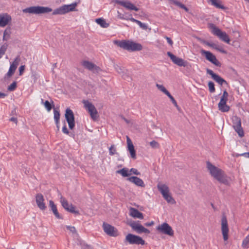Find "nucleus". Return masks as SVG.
<instances>
[{"instance_id": "obj_39", "label": "nucleus", "mask_w": 249, "mask_h": 249, "mask_svg": "<svg viewBox=\"0 0 249 249\" xmlns=\"http://www.w3.org/2000/svg\"><path fill=\"white\" fill-rule=\"evenodd\" d=\"M208 86L209 87V91L211 93H213L215 92V87H214V84L213 82L209 81L208 82Z\"/></svg>"}, {"instance_id": "obj_51", "label": "nucleus", "mask_w": 249, "mask_h": 249, "mask_svg": "<svg viewBox=\"0 0 249 249\" xmlns=\"http://www.w3.org/2000/svg\"><path fill=\"white\" fill-rule=\"evenodd\" d=\"M25 70V66L24 65H22V66H21L19 68V75H21L23 72Z\"/></svg>"}, {"instance_id": "obj_41", "label": "nucleus", "mask_w": 249, "mask_h": 249, "mask_svg": "<svg viewBox=\"0 0 249 249\" xmlns=\"http://www.w3.org/2000/svg\"><path fill=\"white\" fill-rule=\"evenodd\" d=\"M17 87V82L14 81L8 87V90L10 91L15 90Z\"/></svg>"}, {"instance_id": "obj_16", "label": "nucleus", "mask_w": 249, "mask_h": 249, "mask_svg": "<svg viewBox=\"0 0 249 249\" xmlns=\"http://www.w3.org/2000/svg\"><path fill=\"white\" fill-rule=\"evenodd\" d=\"M206 71L208 74L211 75L212 78L215 81H216L218 84H219L221 86H222L224 84H228L227 82L225 80H224L223 78L220 77L219 75L214 73L212 70L209 69H207Z\"/></svg>"}, {"instance_id": "obj_45", "label": "nucleus", "mask_w": 249, "mask_h": 249, "mask_svg": "<svg viewBox=\"0 0 249 249\" xmlns=\"http://www.w3.org/2000/svg\"><path fill=\"white\" fill-rule=\"evenodd\" d=\"M166 95L171 99L172 103L176 107H178V105H177V103L176 101L175 100L174 98L173 97V96L170 93V92H169Z\"/></svg>"}, {"instance_id": "obj_9", "label": "nucleus", "mask_w": 249, "mask_h": 249, "mask_svg": "<svg viewBox=\"0 0 249 249\" xmlns=\"http://www.w3.org/2000/svg\"><path fill=\"white\" fill-rule=\"evenodd\" d=\"M233 127L235 131L237 133L240 137H243L244 136V132L241 126V119L237 116L232 118Z\"/></svg>"}, {"instance_id": "obj_50", "label": "nucleus", "mask_w": 249, "mask_h": 249, "mask_svg": "<svg viewBox=\"0 0 249 249\" xmlns=\"http://www.w3.org/2000/svg\"><path fill=\"white\" fill-rule=\"evenodd\" d=\"M62 131L64 133H65L66 134H69V131L67 128L65 123L64 124V125L63 126V127L62 128Z\"/></svg>"}, {"instance_id": "obj_46", "label": "nucleus", "mask_w": 249, "mask_h": 249, "mask_svg": "<svg viewBox=\"0 0 249 249\" xmlns=\"http://www.w3.org/2000/svg\"><path fill=\"white\" fill-rule=\"evenodd\" d=\"M137 24H138L139 26L144 30H146L147 29V25L143 23H142L141 21L138 20Z\"/></svg>"}, {"instance_id": "obj_47", "label": "nucleus", "mask_w": 249, "mask_h": 249, "mask_svg": "<svg viewBox=\"0 0 249 249\" xmlns=\"http://www.w3.org/2000/svg\"><path fill=\"white\" fill-rule=\"evenodd\" d=\"M53 213L54 215L57 219H63V217L60 215V214L57 211V209L53 211Z\"/></svg>"}, {"instance_id": "obj_28", "label": "nucleus", "mask_w": 249, "mask_h": 249, "mask_svg": "<svg viewBox=\"0 0 249 249\" xmlns=\"http://www.w3.org/2000/svg\"><path fill=\"white\" fill-rule=\"evenodd\" d=\"M211 4L215 7L223 10L226 9V7L222 4V1L220 0H209Z\"/></svg>"}, {"instance_id": "obj_17", "label": "nucleus", "mask_w": 249, "mask_h": 249, "mask_svg": "<svg viewBox=\"0 0 249 249\" xmlns=\"http://www.w3.org/2000/svg\"><path fill=\"white\" fill-rule=\"evenodd\" d=\"M130 227L132 229L136 231L138 233H150L149 230L145 228L142 225L138 223L133 222L130 224Z\"/></svg>"}, {"instance_id": "obj_34", "label": "nucleus", "mask_w": 249, "mask_h": 249, "mask_svg": "<svg viewBox=\"0 0 249 249\" xmlns=\"http://www.w3.org/2000/svg\"><path fill=\"white\" fill-rule=\"evenodd\" d=\"M60 202L63 207L67 211H68L70 207V204H69L68 201L62 196L60 198Z\"/></svg>"}, {"instance_id": "obj_12", "label": "nucleus", "mask_w": 249, "mask_h": 249, "mask_svg": "<svg viewBox=\"0 0 249 249\" xmlns=\"http://www.w3.org/2000/svg\"><path fill=\"white\" fill-rule=\"evenodd\" d=\"M66 120L70 129H73L75 126L74 116L73 111L67 108L65 114Z\"/></svg>"}, {"instance_id": "obj_32", "label": "nucleus", "mask_w": 249, "mask_h": 249, "mask_svg": "<svg viewBox=\"0 0 249 249\" xmlns=\"http://www.w3.org/2000/svg\"><path fill=\"white\" fill-rule=\"evenodd\" d=\"M211 47L219 52H220L221 53H226L227 52L226 50H225L222 47L220 46L219 45L215 44L214 43H212Z\"/></svg>"}, {"instance_id": "obj_38", "label": "nucleus", "mask_w": 249, "mask_h": 249, "mask_svg": "<svg viewBox=\"0 0 249 249\" xmlns=\"http://www.w3.org/2000/svg\"><path fill=\"white\" fill-rule=\"evenodd\" d=\"M173 2H174V3L176 5H177V6L179 7L180 8L185 10L187 12L188 11V8L186 7L185 5H184L182 3H181V2H180L178 1H177V0H174Z\"/></svg>"}, {"instance_id": "obj_5", "label": "nucleus", "mask_w": 249, "mask_h": 249, "mask_svg": "<svg viewBox=\"0 0 249 249\" xmlns=\"http://www.w3.org/2000/svg\"><path fill=\"white\" fill-rule=\"evenodd\" d=\"M157 188L167 202L172 204L175 203V200L169 194V190L167 185L164 184L159 183L157 185Z\"/></svg>"}, {"instance_id": "obj_8", "label": "nucleus", "mask_w": 249, "mask_h": 249, "mask_svg": "<svg viewBox=\"0 0 249 249\" xmlns=\"http://www.w3.org/2000/svg\"><path fill=\"white\" fill-rule=\"evenodd\" d=\"M77 5L76 3H73L69 5H64L56 9H55L53 13V15H63L70 11H73L74 10L76 6Z\"/></svg>"}, {"instance_id": "obj_14", "label": "nucleus", "mask_w": 249, "mask_h": 249, "mask_svg": "<svg viewBox=\"0 0 249 249\" xmlns=\"http://www.w3.org/2000/svg\"><path fill=\"white\" fill-rule=\"evenodd\" d=\"M103 228L104 232L110 236L116 237L118 235V230L109 224L104 222Z\"/></svg>"}, {"instance_id": "obj_3", "label": "nucleus", "mask_w": 249, "mask_h": 249, "mask_svg": "<svg viewBox=\"0 0 249 249\" xmlns=\"http://www.w3.org/2000/svg\"><path fill=\"white\" fill-rule=\"evenodd\" d=\"M52 9L50 7L40 6H35L27 7L23 9V12L24 13L39 15L48 13L52 12Z\"/></svg>"}, {"instance_id": "obj_56", "label": "nucleus", "mask_w": 249, "mask_h": 249, "mask_svg": "<svg viewBox=\"0 0 249 249\" xmlns=\"http://www.w3.org/2000/svg\"><path fill=\"white\" fill-rule=\"evenodd\" d=\"M154 221H152L150 222L145 223L144 224V225H145V226L148 227V226H151L153 225L154 224Z\"/></svg>"}, {"instance_id": "obj_63", "label": "nucleus", "mask_w": 249, "mask_h": 249, "mask_svg": "<svg viewBox=\"0 0 249 249\" xmlns=\"http://www.w3.org/2000/svg\"><path fill=\"white\" fill-rule=\"evenodd\" d=\"M2 55L0 54V58H1L2 57Z\"/></svg>"}, {"instance_id": "obj_43", "label": "nucleus", "mask_w": 249, "mask_h": 249, "mask_svg": "<svg viewBox=\"0 0 249 249\" xmlns=\"http://www.w3.org/2000/svg\"><path fill=\"white\" fill-rule=\"evenodd\" d=\"M150 145L153 148H159L160 147L159 143L155 141H152L150 142Z\"/></svg>"}, {"instance_id": "obj_48", "label": "nucleus", "mask_w": 249, "mask_h": 249, "mask_svg": "<svg viewBox=\"0 0 249 249\" xmlns=\"http://www.w3.org/2000/svg\"><path fill=\"white\" fill-rule=\"evenodd\" d=\"M67 229L69 230H70L71 232L72 233H76V230L74 227L73 226H67L66 227Z\"/></svg>"}, {"instance_id": "obj_26", "label": "nucleus", "mask_w": 249, "mask_h": 249, "mask_svg": "<svg viewBox=\"0 0 249 249\" xmlns=\"http://www.w3.org/2000/svg\"><path fill=\"white\" fill-rule=\"evenodd\" d=\"M130 215L134 218H138L141 219H142L143 218L142 213L139 211L137 209L134 208H130Z\"/></svg>"}, {"instance_id": "obj_21", "label": "nucleus", "mask_w": 249, "mask_h": 249, "mask_svg": "<svg viewBox=\"0 0 249 249\" xmlns=\"http://www.w3.org/2000/svg\"><path fill=\"white\" fill-rule=\"evenodd\" d=\"M44 201V196L42 194L40 193L36 194V201L37 207L41 210H45L46 209V206Z\"/></svg>"}, {"instance_id": "obj_30", "label": "nucleus", "mask_w": 249, "mask_h": 249, "mask_svg": "<svg viewBox=\"0 0 249 249\" xmlns=\"http://www.w3.org/2000/svg\"><path fill=\"white\" fill-rule=\"evenodd\" d=\"M117 173L120 174L124 177H129L131 173H129L128 169L126 168H124L120 170L116 171Z\"/></svg>"}, {"instance_id": "obj_58", "label": "nucleus", "mask_w": 249, "mask_h": 249, "mask_svg": "<svg viewBox=\"0 0 249 249\" xmlns=\"http://www.w3.org/2000/svg\"><path fill=\"white\" fill-rule=\"evenodd\" d=\"M6 95L4 93L0 92V98H4Z\"/></svg>"}, {"instance_id": "obj_59", "label": "nucleus", "mask_w": 249, "mask_h": 249, "mask_svg": "<svg viewBox=\"0 0 249 249\" xmlns=\"http://www.w3.org/2000/svg\"><path fill=\"white\" fill-rule=\"evenodd\" d=\"M130 20L133 21V22H135L136 23H137V22L138 21V20H137V19H135V18H131Z\"/></svg>"}, {"instance_id": "obj_1", "label": "nucleus", "mask_w": 249, "mask_h": 249, "mask_svg": "<svg viewBox=\"0 0 249 249\" xmlns=\"http://www.w3.org/2000/svg\"><path fill=\"white\" fill-rule=\"evenodd\" d=\"M206 164L208 170L213 178L225 185H230L229 178L224 171L213 165L209 161H207Z\"/></svg>"}, {"instance_id": "obj_62", "label": "nucleus", "mask_w": 249, "mask_h": 249, "mask_svg": "<svg viewBox=\"0 0 249 249\" xmlns=\"http://www.w3.org/2000/svg\"><path fill=\"white\" fill-rule=\"evenodd\" d=\"M2 55L0 54V58H1L2 57Z\"/></svg>"}, {"instance_id": "obj_7", "label": "nucleus", "mask_w": 249, "mask_h": 249, "mask_svg": "<svg viewBox=\"0 0 249 249\" xmlns=\"http://www.w3.org/2000/svg\"><path fill=\"white\" fill-rule=\"evenodd\" d=\"M124 242L128 243L129 244L142 245L145 244V241L142 238L139 236L128 233L125 237Z\"/></svg>"}, {"instance_id": "obj_42", "label": "nucleus", "mask_w": 249, "mask_h": 249, "mask_svg": "<svg viewBox=\"0 0 249 249\" xmlns=\"http://www.w3.org/2000/svg\"><path fill=\"white\" fill-rule=\"evenodd\" d=\"M109 153L110 155H114L117 154L116 150L114 145H112L109 148Z\"/></svg>"}, {"instance_id": "obj_53", "label": "nucleus", "mask_w": 249, "mask_h": 249, "mask_svg": "<svg viewBox=\"0 0 249 249\" xmlns=\"http://www.w3.org/2000/svg\"><path fill=\"white\" fill-rule=\"evenodd\" d=\"M240 156H244L246 158H249V152H246L243 153L242 154H241L239 155Z\"/></svg>"}, {"instance_id": "obj_23", "label": "nucleus", "mask_w": 249, "mask_h": 249, "mask_svg": "<svg viewBox=\"0 0 249 249\" xmlns=\"http://www.w3.org/2000/svg\"><path fill=\"white\" fill-rule=\"evenodd\" d=\"M127 148L129 151L131 157L133 159H136V151L134 149V146L131 142V140L128 137H127Z\"/></svg>"}, {"instance_id": "obj_57", "label": "nucleus", "mask_w": 249, "mask_h": 249, "mask_svg": "<svg viewBox=\"0 0 249 249\" xmlns=\"http://www.w3.org/2000/svg\"><path fill=\"white\" fill-rule=\"evenodd\" d=\"M203 43H204V44H205V45H207V46H209V47H211V46H212V43L209 42H208V41H204L203 42Z\"/></svg>"}, {"instance_id": "obj_22", "label": "nucleus", "mask_w": 249, "mask_h": 249, "mask_svg": "<svg viewBox=\"0 0 249 249\" xmlns=\"http://www.w3.org/2000/svg\"><path fill=\"white\" fill-rule=\"evenodd\" d=\"M12 20L11 16L7 13L0 14V26L5 27Z\"/></svg>"}, {"instance_id": "obj_54", "label": "nucleus", "mask_w": 249, "mask_h": 249, "mask_svg": "<svg viewBox=\"0 0 249 249\" xmlns=\"http://www.w3.org/2000/svg\"><path fill=\"white\" fill-rule=\"evenodd\" d=\"M228 96H229L228 93L227 92V91L226 90H225L223 91V95H222V97H225V98H226L228 99Z\"/></svg>"}, {"instance_id": "obj_52", "label": "nucleus", "mask_w": 249, "mask_h": 249, "mask_svg": "<svg viewBox=\"0 0 249 249\" xmlns=\"http://www.w3.org/2000/svg\"><path fill=\"white\" fill-rule=\"evenodd\" d=\"M165 38L166 39L167 42L170 44V45L172 46L173 44V42L171 38L168 36H165Z\"/></svg>"}, {"instance_id": "obj_60", "label": "nucleus", "mask_w": 249, "mask_h": 249, "mask_svg": "<svg viewBox=\"0 0 249 249\" xmlns=\"http://www.w3.org/2000/svg\"><path fill=\"white\" fill-rule=\"evenodd\" d=\"M55 124L56 125L57 130L59 131V121H58V122L57 123H55Z\"/></svg>"}, {"instance_id": "obj_35", "label": "nucleus", "mask_w": 249, "mask_h": 249, "mask_svg": "<svg viewBox=\"0 0 249 249\" xmlns=\"http://www.w3.org/2000/svg\"><path fill=\"white\" fill-rule=\"evenodd\" d=\"M53 113H54V120L55 121V123H58L60 119V112L59 111L56 109V108H54L53 109Z\"/></svg>"}, {"instance_id": "obj_6", "label": "nucleus", "mask_w": 249, "mask_h": 249, "mask_svg": "<svg viewBox=\"0 0 249 249\" xmlns=\"http://www.w3.org/2000/svg\"><path fill=\"white\" fill-rule=\"evenodd\" d=\"M82 103L84 104V107L89 113L91 118L93 120H96L98 116L97 110L95 106L88 100H83Z\"/></svg>"}, {"instance_id": "obj_15", "label": "nucleus", "mask_w": 249, "mask_h": 249, "mask_svg": "<svg viewBox=\"0 0 249 249\" xmlns=\"http://www.w3.org/2000/svg\"><path fill=\"white\" fill-rule=\"evenodd\" d=\"M221 231L224 241L228 239L229 228L226 216L223 215L221 219Z\"/></svg>"}, {"instance_id": "obj_37", "label": "nucleus", "mask_w": 249, "mask_h": 249, "mask_svg": "<svg viewBox=\"0 0 249 249\" xmlns=\"http://www.w3.org/2000/svg\"><path fill=\"white\" fill-rule=\"evenodd\" d=\"M156 87L161 91L167 95L169 92L165 89V88L162 85L156 84Z\"/></svg>"}, {"instance_id": "obj_49", "label": "nucleus", "mask_w": 249, "mask_h": 249, "mask_svg": "<svg viewBox=\"0 0 249 249\" xmlns=\"http://www.w3.org/2000/svg\"><path fill=\"white\" fill-rule=\"evenodd\" d=\"M129 172L136 175H140V173L135 168H131Z\"/></svg>"}, {"instance_id": "obj_40", "label": "nucleus", "mask_w": 249, "mask_h": 249, "mask_svg": "<svg viewBox=\"0 0 249 249\" xmlns=\"http://www.w3.org/2000/svg\"><path fill=\"white\" fill-rule=\"evenodd\" d=\"M8 44L6 43L4 44L0 47V54L2 56L4 55L7 49Z\"/></svg>"}, {"instance_id": "obj_4", "label": "nucleus", "mask_w": 249, "mask_h": 249, "mask_svg": "<svg viewBox=\"0 0 249 249\" xmlns=\"http://www.w3.org/2000/svg\"><path fill=\"white\" fill-rule=\"evenodd\" d=\"M209 28L212 29V33L217 36L220 40L228 44L230 43V39L228 35L224 32H222L220 29L217 27L214 24H209Z\"/></svg>"}, {"instance_id": "obj_55", "label": "nucleus", "mask_w": 249, "mask_h": 249, "mask_svg": "<svg viewBox=\"0 0 249 249\" xmlns=\"http://www.w3.org/2000/svg\"><path fill=\"white\" fill-rule=\"evenodd\" d=\"M9 120L11 122H14V123H15L16 124L18 122V120H17V118H15V117H11Z\"/></svg>"}, {"instance_id": "obj_18", "label": "nucleus", "mask_w": 249, "mask_h": 249, "mask_svg": "<svg viewBox=\"0 0 249 249\" xmlns=\"http://www.w3.org/2000/svg\"><path fill=\"white\" fill-rule=\"evenodd\" d=\"M82 65L87 69L93 71V72H98L101 71L99 67L94 63L89 61L85 60L82 62Z\"/></svg>"}, {"instance_id": "obj_27", "label": "nucleus", "mask_w": 249, "mask_h": 249, "mask_svg": "<svg viewBox=\"0 0 249 249\" xmlns=\"http://www.w3.org/2000/svg\"><path fill=\"white\" fill-rule=\"evenodd\" d=\"M17 59H18V58H17L14 62L11 65L9 71L6 74L7 76L11 77L14 73L18 64V62H16Z\"/></svg>"}, {"instance_id": "obj_20", "label": "nucleus", "mask_w": 249, "mask_h": 249, "mask_svg": "<svg viewBox=\"0 0 249 249\" xmlns=\"http://www.w3.org/2000/svg\"><path fill=\"white\" fill-rule=\"evenodd\" d=\"M227 100V98L221 96L220 101L218 104L219 110L221 112H226L230 110V107L226 104Z\"/></svg>"}, {"instance_id": "obj_31", "label": "nucleus", "mask_w": 249, "mask_h": 249, "mask_svg": "<svg viewBox=\"0 0 249 249\" xmlns=\"http://www.w3.org/2000/svg\"><path fill=\"white\" fill-rule=\"evenodd\" d=\"M41 103L44 104L45 108H46L48 111H50L52 109L53 107H54L53 102H52V106L48 101H46L45 102H44L43 99H41Z\"/></svg>"}, {"instance_id": "obj_13", "label": "nucleus", "mask_w": 249, "mask_h": 249, "mask_svg": "<svg viewBox=\"0 0 249 249\" xmlns=\"http://www.w3.org/2000/svg\"><path fill=\"white\" fill-rule=\"evenodd\" d=\"M157 230L160 233L165 234L169 236L174 235V231L172 227L167 223L165 222L161 225H159Z\"/></svg>"}, {"instance_id": "obj_64", "label": "nucleus", "mask_w": 249, "mask_h": 249, "mask_svg": "<svg viewBox=\"0 0 249 249\" xmlns=\"http://www.w3.org/2000/svg\"><path fill=\"white\" fill-rule=\"evenodd\" d=\"M211 205H212V207H213V204H211Z\"/></svg>"}, {"instance_id": "obj_2", "label": "nucleus", "mask_w": 249, "mask_h": 249, "mask_svg": "<svg viewBox=\"0 0 249 249\" xmlns=\"http://www.w3.org/2000/svg\"><path fill=\"white\" fill-rule=\"evenodd\" d=\"M115 43L120 48L129 52L139 51L142 49V46L140 43L130 40H116Z\"/></svg>"}, {"instance_id": "obj_61", "label": "nucleus", "mask_w": 249, "mask_h": 249, "mask_svg": "<svg viewBox=\"0 0 249 249\" xmlns=\"http://www.w3.org/2000/svg\"><path fill=\"white\" fill-rule=\"evenodd\" d=\"M124 119L127 124L129 123V121L127 119L125 118H124Z\"/></svg>"}, {"instance_id": "obj_33", "label": "nucleus", "mask_w": 249, "mask_h": 249, "mask_svg": "<svg viewBox=\"0 0 249 249\" xmlns=\"http://www.w3.org/2000/svg\"><path fill=\"white\" fill-rule=\"evenodd\" d=\"M11 30L10 28H6L3 33V40L7 41L10 37Z\"/></svg>"}, {"instance_id": "obj_25", "label": "nucleus", "mask_w": 249, "mask_h": 249, "mask_svg": "<svg viewBox=\"0 0 249 249\" xmlns=\"http://www.w3.org/2000/svg\"><path fill=\"white\" fill-rule=\"evenodd\" d=\"M127 180L133 183L138 186L144 187L145 186L142 180L137 177L132 176L127 178Z\"/></svg>"}, {"instance_id": "obj_11", "label": "nucleus", "mask_w": 249, "mask_h": 249, "mask_svg": "<svg viewBox=\"0 0 249 249\" xmlns=\"http://www.w3.org/2000/svg\"><path fill=\"white\" fill-rule=\"evenodd\" d=\"M200 53L205 55L206 59L217 67H221V63L216 59V56L211 52L201 50Z\"/></svg>"}, {"instance_id": "obj_24", "label": "nucleus", "mask_w": 249, "mask_h": 249, "mask_svg": "<svg viewBox=\"0 0 249 249\" xmlns=\"http://www.w3.org/2000/svg\"><path fill=\"white\" fill-rule=\"evenodd\" d=\"M115 69L117 72L121 75L122 77L124 79H130L129 75L127 74V70L124 67H121L118 65L115 66Z\"/></svg>"}, {"instance_id": "obj_29", "label": "nucleus", "mask_w": 249, "mask_h": 249, "mask_svg": "<svg viewBox=\"0 0 249 249\" xmlns=\"http://www.w3.org/2000/svg\"><path fill=\"white\" fill-rule=\"evenodd\" d=\"M96 22L102 28H107L109 26V23H107L105 19L102 18H97Z\"/></svg>"}, {"instance_id": "obj_36", "label": "nucleus", "mask_w": 249, "mask_h": 249, "mask_svg": "<svg viewBox=\"0 0 249 249\" xmlns=\"http://www.w3.org/2000/svg\"><path fill=\"white\" fill-rule=\"evenodd\" d=\"M68 212L76 214H79V212L78 210H75V207L72 204H71L69 208Z\"/></svg>"}, {"instance_id": "obj_19", "label": "nucleus", "mask_w": 249, "mask_h": 249, "mask_svg": "<svg viewBox=\"0 0 249 249\" xmlns=\"http://www.w3.org/2000/svg\"><path fill=\"white\" fill-rule=\"evenodd\" d=\"M115 3L123 6L127 9L134 10L136 12L139 11V8L129 1H121L119 0H116Z\"/></svg>"}, {"instance_id": "obj_44", "label": "nucleus", "mask_w": 249, "mask_h": 249, "mask_svg": "<svg viewBox=\"0 0 249 249\" xmlns=\"http://www.w3.org/2000/svg\"><path fill=\"white\" fill-rule=\"evenodd\" d=\"M49 206L50 207L51 210L52 212L57 209L56 206L53 200H51L49 201Z\"/></svg>"}, {"instance_id": "obj_10", "label": "nucleus", "mask_w": 249, "mask_h": 249, "mask_svg": "<svg viewBox=\"0 0 249 249\" xmlns=\"http://www.w3.org/2000/svg\"><path fill=\"white\" fill-rule=\"evenodd\" d=\"M167 54L172 62L177 65L179 67H187L188 66L189 63L187 61L184 60L181 58L176 56L170 52H168Z\"/></svg>"}]
</instances>
